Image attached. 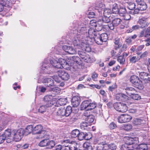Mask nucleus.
<instances>
[{
    "label": "nucleus",
    "mask_w": 150,
    "mask_h": 150,
    "mask_svg": "<svg viewBox=\"0 0 150 150\" xmlns=\"http://www.w3.org/2000/svg\"><path fill=\"white\" fill-rule=\"evenodd\" d=\"M54 63L57 64V65L56 66V67H57V69H62L64 67V66L67 65V63L66 62V61L62 59H59L58 61H54Z\"/></svg>",
    "instance_id": "nucleus-15"
},
{
    "label": "nucleus",
    "mask_w": 150,
    "mask_h": 150,
    "mask_svg": "<svg viewBox=\"0 0 150 150\" xmlns=\"http://www.w3.org/2000/svg\"><path fill=\"white\" fill-rule=\"evenodd\" d=\"M98 23H97L95 20H91L90 22V24L92 26V27L95 28Z\"/></svg>",
    "instance_id": "nucleus-61"
},
{
    "label": "nucleus",
    "mask_w": 150,
    "mask_h": 150,
    "mask_svg": "<svg viewBox=\"0 0 150 150\" xmlns=\"http://www.w3.org/2000/svg\"><path fill=\"white\" fill-rule=\"evenodd\" d=\"M98 33V32L95 30L94 28H91L89 29L88 28V37L90 38L91 39L92 38H93L94 37H95Z\"/></svg>",
    "instance_id": "nucleus-18"
},
{
    "label": "nucleus",
    "mask_w": 150,
    "mask_h": 150,
    "mask_svg": "<svg viewBox=\"0 0 150 150\" xmlns=\"http://www.w3.org/2000/svg\"><path fill=\"white\" fill-rule=\"evenodd\" d=\"M59 76L63 80L67 81L69 78V75L68 73L62 70H59L58 71Z\"/></svg>",
    "instance_id": "nucleus-14"
},
{
    "label": "nucleus",
    "mask_w": 150,
    "mask_h": 150,
    "mask_svg": "<svg viewBox=\"0 0 150 150\" xmlns=\"http://www.w3.org/2000/svg\"><path fill=\"white\" fill-rule=\"evenodd\" d=\"M119 9L118 4L115 3L112 6V12L113 13L118 14Z\"/></svg>",
    "instance_id": "nucleus-32"
},
{
    "label": "nucleus",
    "mask_w": 150,
    "mask_h": 150,
    "mask_svg": "<svg viewBox=\"0 0 150 150\" xmlns=\"http://www.w3.org/2000/svg\"><path fill=\"white\" fill-rule=\"evenodd\" d=\"M117 60L121 64H124L125 61V58L122 56H120L118 57Z\"/></svg>",
    "instance_id": "nucleus-52"
},
{
    "label": "nucleus",
    "mask_w": 150,
    "mask_h": 150,
    "mask_svg": "<svg viewBox=\"0 0 150 150\" xmlns=\"http://www.w3.org/2000/svg\"><path fill=\"white\" fill-rule=\"evenodd\" d=\"M42 82L45 84V85L47 87L52 86L54 84L53 80L50 78H46L44 79Z\"/></svg>",
    "instance_id": "nucleus-22"
},
{
    "label": "nucleus",
    "mask_w": 150,
    "mask_h": 150,
    "mask_svg": "<svg viewBox=\"0 0 150 150\" xmlns=\"http://www.w3.org/2000/svg\"><path fill=\"white\" fill-rule=\"evenodd\" d=\"M103 14L104 16L110 17V15L112 12L111 10L109 8H106L103 10Z\"/></svg>",
    "instance_id": "nucleus-38"
},
{
    "label": "nucleus",
    "mask_w": 150,
    "mask_h": 150,
    "mask_svg": "<svg viewBox=\"0 0 150 150\" xmlns=\"http://www.w3.org/2000/svg\"><path fill=\"white\" fill-rule=\"evenodd\" d=\"M84 150H92V147L88 142H85L83 145Z\"/></svg>",
    "instance_id": "nucleus-33"
},
{
    "label": "nucleus",
    "mask_w": 150,
    "mask_h": 150,
    "mask_svg": "<svg viewBox=\"0 0 150 150\" xmlns=\"http://www.w3.org/2000/svg\"><path fill=\"white\" fill-rule=\"evenodd\" d=\"M130 81L137 88L140 90L143 88L142 81L137 76L135 75L131 76L130 78Z\"/></svg>",
    "instance_id": "nucleus-5"
},
{
    "label": "nucleus",
    "mask_w": 150,
    "mask_h": 150,
    "mask_svg": "<svg viewBox=\"0 0 150 150\" xmlns=\"http://www.w3.org/2000/svg\"><path fill=\"white\" fill-rule=\"evenodd\" d=\"M52 67L50 63L47 60L45 59L42 63L41 66V70L43 73L50 74L52 71Z\"/></svg>",
    "instance_id": "nucleus-8"
},
{
    "label": "nucleus",
    "mask_w": 150,
    "mask_h": 150,
    "mask_svg": "<svg viewBox=\"0 0 150 150\" xmlns=\"http://www.w3.org/2000/svg\"><path fill=\"white\" fill-rule=\"evenodd\" d=\"M120 39L119 38H116L114 40L115 44L114 48L116 50L119 49L122 46V44L120 42Z\"/></svg>",
    "instance_id": "nucleus-25"
},
{
    "label": "nucleus",
    "mask_w": 150,
    "mask_h": 150,
    "mask_svg": "<svg viewBox=\"0 0 150 150\" xmlns=\"http://www.w3.org/2000/svg\"><path fill=\"white\" fill-rule=\"evenodd\" d=\"M140 28V26L138 25H133L132 28H130L129 29L127 30V31L128 33L132 32L133 31L139 29Z\"/></svg>",
    "instance_id": "nucleus-47"
},
{
    "label": "nucleus",
    "mask_w": 150,
    "mask_h": 150,
    "mask_svg": "<svg viewBox=\"0 0 150 150\" xmlns=\"http://www.w3.org/2000/svg\"><path fill=\"white\" fill-rule=\"evenodd\" d=\"M125 90L126 91V93L130 96L136 92L135 89L132 87H127Z\"/></svg>",
    "instance_id": "nucleus-26"
},
{
    "label": "nucleus",
    "mask_w": 150,
    "mask_h": 150,
    "mask_svg": "<svg viewBox=\"0 0 150 150\" xmlns=\"http://www.w3.org/2000/svg\"><path fill=\"white\" fill-rule=\"evenodd\" d=\"M68 53L69 54H76V52L75 49L73 48L72 47L70 46Z\"/></svg>",
    "instance_id": "nucleus-54"
},
{
    "label": "nucleus",
    "mask_w": 150,
    "mask_h": 150,
    "mask_svg": "<svg viewBox=\"0 0 150 150\" xmlns=\"http://www.w3.org/2000/svg\"><path fill=\"white\" fill-rule=\"evenodd\" d=\"M138 23L140 25V28H142L145 27L149 24L147 19L145 18L140 19L138 21Z\"/></svg>",
    "instance_id": "nucleus-21"
},
{
    "label": "nucleus",
    "mask_w": 150,
    "mask_h": 150,
    "mask_svg": "<svg viewBox=\"0 0 150 150\" xmlns=\"http://www.w3.org/2000/svg\"><path fill=\"white\" fill-rule=\"evenodd\" d=\"M135 4L134 3H131L129 4L128 8L129 10H133L135 8Z\"/></svg>",
    "instance_id": "nucleus-63"
},
{
    "label": "nucleus",
    "mask_w": 150,
    "mask_h": 150,
    "mask_svg": "<svg viewBox=\"0 0 150 150\" xmlns=\"http://www.w3.org/2000/svg\"><path fill=\"white\" fill-rule=\"evenodd\" d=\"M130 62L132 63H134L138 61L139 59L138 57H137L136 56H133L130 57L129 58Z\"/></svg>",
    "instance_id": "nucleus-49"
},
{
    "label": "nucleus",
    "mask_w": 150,
    "mask_h": 150,
    "mask_svg": "<svg viewBox=\"0 0 150 150\" xmlns=\"http://www.w3.org/2000/svg\"><path fill=\"white\" fill-rule=\"evenodd\" d=\"M83 60L86 62L91 63L93 62L90 56L88 55H86Z\"/></svg>",
    "instance_id": "nucleus-53"
},
{
    "label": "nucleus",
    "mask_w": 150,
    "mask_h": 150,
    "mask_svg": "<svg viewBox=\"0 0 150 150\" xmlns=\"http://www.w3.org/2000/svg\"><path fill=\"white\" fill-rule=\"evenodd\" d=\"M125 143L128 145L133 144H137L138 142V139L137 138H132L129 137H125L124 138Z\"/></svg>",
    "instance_id": "nucleus-11"
},
{
    "label": "nucleus",
    "mask_w": 150,
    "mask_h": 150,
    "mask_svg": "<svg viewBox=\"0 0 150 150\" xmlns=\"http://www.w3.org/2000/svg\"><path fill=\"white\" fill-rule=\"evenodd\" d=\"M32 132L33 133V128L31 125L28 126L25 129H24L23 133L24 135H27Z\"/></svg>",
    "instance_id": "nucleus-24"
},
{
    "label": "nucleus",
    "mask_w": 150,
    "mask_h": 150,
    "mask_svg": "<svg viewBox=\"0 0 150 150\" xmlns=\"http://www.w3.org/2000/svg\"><path fill=\"white\" fill-rule=\"evenodd\" d=\"M23 132L24 129L23 128H20L17 130H13L12 132V135H13L12 138L16 142L20 141L22 139L23 135H24Z\"/></svg>",
    "instance_id": "nucleus-6"
},
{
    "label": "nucleus",
    "mask_w": 150,
    "mask_h": 150,
    "mask_svg": "<svg viewBox=\"0 0 150 150\" xmlns=\"http://www.w3.org/2000/svg\"><path fill=\"white\" fill-rule=\"evenodd\" d=\"M88 125H90V124L85 121L81 123L80 127L81 129L84 130L86 129V128Z\"/></svg>",
    "instance_id": "nucleus-43"
},
{
    "label": "nucleus",
    "mask_w": 150,
    "mask_h": 150,
    "mask_svg": "<svg viewBox=\"0 0 150 150\" xmlns=\"http://www.w3.org/2000/svg\"><path fill=\"white\" fill-rule=\"evenodd\" d=\"M42 127L41 125H36L33 128V134H40L42 131Z\"/></svg>",
    "instance_id": "nucleus-23"
},
{
    "label": "nucleus",
    "mask_w": 150,
    "mask_h": 150,
    "mask_svg": "<svg viewBox=\"0 0 150 150\" xmlns=\"http://www.w3.org/2000/svg\"><path fill=\"white\" fill-rule=\"evenodd\" d=\"M132 125L129 124H127L125 125L124 127V129L125 130L127 131L130 130L132 129Z\"/></svg>",
    "instance_id": "nucleus-58"
},
{
    "label": "nucleus",
    "mask_w": 150,
    "mask_h": 150,
    "mask_svg": "<svg viewBox=\"0 0 150 150\" xmlns=\"http://www.w3.org/2000/svg\"><path fill=\"white\" fill-rule=\"evenodd\" d=\"M54 97V96L52 95H47L44 97V105L47 108L51 107L55 103L53 100Z\"/></svg>",
    "instance_id": "nucleus-9"
},
{
    "label": "nucleus",
    "mask_w": 150,
    "mask_h": 150,
    "mask_svg": "<svg viewBox=\"0 0 150 150\" xmlns=\"http://www.w3.org/2000/svg\"><path fill=\"white\" fill-rule=\"evenodd\" d=\"M72 43L76 48L81 49L83 51L89 52L91 51V48L89 45L91 44V39L87 38L83 39H77L73 38L72 39Z\"/></svg>",
    "instance_id": "nucleus-1"
},
{
    "label": "nucleus",
    "mask_w": 150,
    "mask_h": 150,
    "mask_svg": "<svg viewBox=\"0 0 150 150\" xmlns=\"http://www.w3.org/2000/svg\"><path fill=\"white\" fill-rule=\"evenodd\" d=\"M109 17L104 16L102 18V24H103V23H108L110 22V20Z\"/></svg>",
    "instance_id": "nucleus-48"
},
{
    "label": "nucleus",
    "mask_w": 150,
    "mask_h": 150,
    "mask_svg": "<svg viewBox=\"0 0 150 150\" xmlns=\"http://www.w3.org/2000/svg\"><path fill=\"white\" fill-rule=\"evenodd\" d=\"M72 111V108L70 106H68L66 108H59L57 112V115L61 117L69 116Z\"/></svg>",
    "instance_id": "nucleus-4"
},
{
    "label": "nucleus",
    "mask_w": 150,
    "mask_h": 150,
    "mask_svg": "<svg viewBox=\"0 0 150 150\" xmlns=\"http://www.w3.org/2000/svg\"><path fill=\"white\" fill-rule=\"evenodd\" d=\"M80 98L77 96H73L71 100L72 105L74 107H76L79 105L80 102Z\"/></svg>",
    "instance_id": "nucleus-17"
},
{
    "label": "nucleus",
    "mask_w": 150,
    "mask_h": 150,
    "mask_svg": "<svg viewBox=\"0 0 150 150\" xmlns=\"http://www.w3.org/2000/svg\"><path fill=\"white\" fill-rule=\"evenodd\" d=\"M128 97L127 95L122 93L117 94L116 96V98L117 100L122 101H126L128 99Z\"/></svg>",
    "instance_id": "nucleus-19"
},
{
    "label": "nucleus",
    "mask_w": 150,
    "mask_h": 150,
    "mask_svg": "<svg viewBox=\"0 0 150 150\" xmlns=\"http://www.w3.org/2000/svg\"><path fill=\"white\" fill-rule=\"evenodd\" d=\"M128 145L126 143L122 145L121 150H135L133 149H131L128 146Z\"/></svg>",
    "instance_id": "nucleus-50"
},
{
    "label": "nucleus",
    "mask_w": 150,
    "mask_h": 150,
    "mask_svg": "<svg viewBox=\"0 0 150 150\" xmlns=\"http://www.w3.org/2000/svg\"><path fill=\"white\" fill-rule=\"evenodd\" d=\"M108 148L111 150H116L117 148L116 145L114 144H111L108 145Z\"/></svg>",
    "instance_id": "nucleus-56"
},
{
    "label": "nucleus",
    "mask_w": 150,
    "mask_h": 150,
    "mask_svg": "<svg viewBox=\"0 0 150 150\" xmlns=\"http://www.w3.org/2000/svg\"><path fill=\"white\" fill-rule=\"evenodd\" d=\"M132 98L133 99L138 100L141 99V96L138 94L134 93L132 95Z\"/></svg>",
    "instance_id": "nucleus-55"
},
{
    "label": "nucleus",
    "mask_w": 150,
    "mask_h": 150,
    "mask_svg": "<svg viewBox=\"0 0 150 150\" xmlns=\"http://www.w3.org/2000/svg\"><path fill=\"white\" fill-rule=\"evenodd\" d=\"M103 24H102L100 25L98 23L97 24L96 26L95 27V29L97 31V32L100 31L102 30L103 29Z\"/></svg>",
    "instance_id": "nucleus-59"
},
{
    "label": "nucleus",
    "mask_w": 150,
    "mask_h": 150,
    "mask_svg": "<svg viewBox=\"0 0 150 150\" xmlns=\"http://www.w3.org/2000/svg\"><path fill=\"white\" fill-rule=\"evenodd\" d=\"M95 119L94 117L91 115L89 116V117H86L85 118V121H86L89 124L92 123L94 121Z\"/></svg>",
    "instance_id": "nucleus-36"
},
{
    "label": "nucleus",
    "mask_w": 150,
    "mask_h": 150,
    "mask_svg": "<svg viewBox=\"0 0 150 150\" xmlns=\"http://www.w3.org/2000/svg\"><path fill=\"white\" fill-rule=\"evenodd\" d=\"M126 13V8H120L119 10V13L118 14L120 16H123Z\"/></svg>",
    "instance_id": "nucleus-44"
},
{
    "label": "nucleus",
    "mask_w": 150,
    "mask_h": 150,
    "mask_svg": "<svg viewBox=\"0 0 150 150\" xmlns=\"http://www.w3.org/2000/svg\"><path fill=\"white\" fill-rule=\"evenodd\" d=\"M78 54L79 56L83 60L87 54L84 52L83 51H79Z\"/></svg>",
    "instance_id": "nucleus-57"
},
{
    "label": "nucleus",
    "mask_w": 150,
    "mask_h": 150,
    "mask_svg": "<svg viewBox=\"0 0 150 150\" xmlns=\"http://www.w3.org/2000/svg\"><path fill=\"white\" fill-rule=\"evenodd\" d=\"M93 38L97 44L101 45L102 44L103 42L100 38V35L98 33Z\"/></svg>",
    "instance_id": "nucleus-30"
},
{
    "label": "nucleus",
    "mask_w": 150,
    "mask_h": 150,
    "mask_svg": "<svg viewBox=\"0 0 150 150\" xmlns=\"http://www.w3.org/2000/svg\"><path fill=\"white\" fill-rule=\"evenodd\" d=\"M132 119V117L130 115L124 114L119 117L118 120L119 122L122 123L129 122Z\"/></svg>",
    "instance_id": "nucleus-10"
},
{
    "label": "nucleus",
    "mask_w": 150,
    "mask_h": 150,
    "mask_svg": "<svg viewBox=\"0 0 150 150\" xmlns=\"http://www.w3.org/2000/svg\"><path fill=\"white\" fill-rule=\"evenodd\" d=\"M67 102V98H60L58 99L57 102V104L61 106L65 105Z\"/></svg>",
    "instance_id": "nucleus-29"
},
{
    "label": "nucleus",
    "mask_w": 150,
    "mask_h": 150,
    "mask_svg": "<svg viewBox=\"0 0 150 150\" xmlns=\"http://www.w3.org/2000/svg\"><path fill=\"white\" fill-rule=\"evenodd\" d=\"M138 4V8L140 11L145 10L147 8V5L144 2V0H136Z\"/></svg>",
    "instance_id": "nucleus-16"
},
{
    "label": "nucleus",
    "mask_w": 150,
    "mask_h": 150,
    "mask_svg": "<svg viewBox=\"0 0 150 150\" xmlns=\"http://www.w3.org/2000/svg\"><path fill=\"white\" fill-rule=\"evenodd\" d=\"M104 145L105 144L103 142L98 144L96 146L97 150H103L106 147Z\"/></svg>",
    "instance_id": "nucleus-42"
},
{
    "label": "nucleus",
    "mask_w": 150,
    "mask_h": 150,
    "mask_svg": "<svg viewBox=\"0 0 150 150\" xmlns=\"http://www.w3.org/2000/svg\"><path fill=\"white\" fill-rule=\"evenodd\" d=\"M49 90L50 91H53L55 94H57L60 93V89L59 88L54 87L53 88H49Z\"/></svg>",
    "instance_id": "nucleus-37"
},
{
    "label": "nucleus",
    "mask_w": 150,
    "mask_h": 150,
    "mask_svg": "<svg viewBox=\"0 0 150 150\" xmlns=\"http://www.w3.org/2000/svg\"><path fill=\"white\" fill-rule=\"evenodd\" d=\"M121 21V20L120 18H115L112 21V23L108 25V26L110 30H113L114 29L115 27L119 25Z\"/></svg>",
    "instance_id": "nucleus-12"
},
{
    "label": "nucleus",
    "mask_w": 150,
    "mask_h": 150,
    "mask_svg": "<svg viewBox=\"0 0 150 150\" xmlns=\"http://www.w3.org/2000/svg\"><path fill=\"white\" fill-rule=\"evenodd\" d=\"M113 106L114 108L119 112H125L128 110L127 105L123 103L116 102L114 103Z\"/></svg>",
    "instance_id": "nucleus-7"
},
{
    "label": "nucleus",
    "mask_w": 150,
    "mask_h": 150,
    "mask_svg": "<svg viewBox=\"0 0 150 150\" xmlns=\"http://www.w3.org/2000/svg\"><path fill=\"white\" fill-rule=\"evenodd\" d=\"M47 139H45L42 140L39 144V146L41 147H47Z\"/></svg>",
    "instance_id": "nucleus-45"
},
{
    "label": "nucleus",
    "mask_w": 150,
    "mask_h": 150,
    "mask_svg": "<svg viewBox=\"0 0 150 150\" xmlns=\"http://www.w3.org/2000/svg\"><path fill=\"white\" fill-rule=\"evenodd\" d=\"M117 127L116 125L114 122H111L109 125V127L111 129H113Z\"/></svg>",
    "instance_id": "nucleus-64"
},
{
    "label": "nucleus",
    "mask_w": 150,
    "mask_h": 150,
    "mask_svg": "<svg viewBox=\"0 0 150 150\" xmlns=\"http://www.w3.org/2000/svg\"><path fill=\"white\" fill-rule=\"evenodd\" d=\"M79 131L77 129L73 130L71 133V136L72 138H75L78 137Z\"/></svg>",
    "instance_id": "nucleus-41"
},
{
    "label": "nucleus",
    "mask_w": 150,
    "mask_h": 150,
    "mask_svg": "<svg viewBox=\"0 0 150 150\" xmlns=\"http://www.w3.org/2000/svg\"><path fill=\"white\" fill-rule=\"evenodd\" d=\"M100 38L103 42H106L108 39V36L106 33H104L100 35Z\"/></svg>",
    "instance_id": "nucleus-39"
},
{
    "label": "nucleus",
    "mask_w": 150,
    "mask_h": 150,
    "mask_svg": "<svg viewBox=\"0 0 150 150\" xmlns=\"http://www.w3.org/2000/svg\"><path fill=\"white\" fill-rule=\"evenodd\" d=\"M97 104L95 102H92L91 100H85L83 101L81 105V110H91L95 108Z\"/></svg>",
    "instance_id": "nucleus-3"
},
{
    "label": "nucleus",
    "mask_w": 150,
    "mask_h": 150,
    "mask_svg": "<svg viewBox=\"0 0 150 150\" xmlns=\"http://www.w3.org/2000/svg\"><path fill=\"white\" fill-rule=\"evenodd\" d=\"M1 2L4 6L9 8L12 5V3L10 0H2Z\"/></svg>",
    "instance_id": "nucleus-34"
},
{
    "label": "nucleus",
    "mask_w": 150,
    "mask_h": 150,
    "mask_svg": "<svg viewBox=\"0 0 150 150\" xmlns=\"http://www.w3.org/2000/svg\"><path fill=\"white\" fill-rule=\"evenodd\" d=\"M88 26L85 25L83 26L79 27L78 30H71V34L74 35L72 36L73 38H76L77 39H83L87 38V30Z\"/></svg>",
    "instance_id": "nucleus-2"
},
{
    "label": "nucleus",
    "mask_w": 150,
    "mask_h": 150,
    "mask_svg": "<svg viewBox=\"0 0 150 150\" xmlns=\"http://www.w3.org/2000/svg\"><path fill=\"white\" fill-rule=\"evenodd\" d=\"M89 134V133H85L83 132H79V134H78L77 137L78 139L79 140H82L83 139L88 140L91 138V137H88Z\"/></svg>",
    "instance_id": "nucleus-20"
},
{
    "label": "nucleus",
    "mask_w": 150,
    "mask_h": 150,
    "mask_svg": "<svg viewBox=\"0 0 150 150\" xmlns=\"http://www.w3.org/2000/svg\"><path fill=\"white\" fill-rule=\"evenodd\" d=\"M72 141H71L69 139H67L64 140L62 142V144L65 147L67 148L69 145V144H70Z\"/></svg>",
    "instance_id": "nucleus-40"
},
{
    "label": "nucleus",
    "mask_w": 150,
    "mask_h": 150,
    "mask_svg": "<svg viewBox=\"0 0 150 150\" xmlns=\"http://www.w3.org/2000/svg\"><path fill=\"white\" fill-rule=\"evenodd\" d=\"M47 108L44 105L40 106L39 108L37 107L36 109L38 112L41 114H43L47 110Z\"/></svg>",
    "instance_id": "nucleus-31"
},
{
    "label": "nucleus",
    "mask_w": 150,
    "mask_h": 150,
    "mask_svg": "<svg viewBox=\"0 0 150 150\" xmlns=\"http://www.w3.org/2000/svg\"><path fill=\"white\" fill-rule=\"evenodd\" d=\"M142 121L140 119H134L133 121V123L135 125H141Z\"/></svg>",
    "instance_id": "nucleus-51"
},
{
    "label": "nucleus",
    "mask_w": 150,
    "mask_h": 150,
    "mask_svg": "<svg viewBox=\"0 0 150 150\" xmlns=\"http://www.w3.org/2000/svg\"><path fill=\"white\" fill-rule=\"evenodd\" d=\"M11 134L12 132H11V130L9 129L6 130L2 134L4 137L5 138L7 143H10L11 142L12 140V137L11 136Z\"/></svg>",
    "instance_id": "nucleus-13"
},
{
    "label": "nucleus",
    "mask_w": 150,
    "mask_h": 150,
    "mask_svg": "<svg viewBox=\"0 0 150 150\" xmlns=\"http://www.w3.org/2000/svg\"><path fill=\"white\" fill-rule=\"evenodd\" d=\"M77 143L75 141H72L70 144H69V145L68 147L65 149H68L69 150H75L77 148Z\"/></svg>",
    "instance_id": "nucleus-28"
},
{
    "label": "nucleus",
    "mask_w": 150,
    "mask_h": 150,
    "mask_svg": "<svg viewBox=\"0 0 150 150\" xmlns=\"http://www.w3.org/2000/svg\"><path fill=\"white\" fill-rule=\"evenodd\" d=\"M144 46V45H142L137 47L136 49V52L137 54L138 55L140 54L141 52H140L143 49Z\"/></svg>",
    "instance_id": "nucleus-46"
},
{
    "label": "nucleus",
    "mask_w": 150,
    "mask_h": 150,
    "mask_svg": "<svg viewBox=\"0 0 150 150\" xmlns=\"http://www.w3.org/2000/svg\"><path fill=\"white\" fill-rule=\"evenodd\" d=\"M47 148L51 149L54 147L55 145V142L53 140H49L47 139Z\"/></svg>",
    "instance_id": "nucleus-35"
},
{
    "label": "nucleus",
    "mask_w": 150,
    "mask_h": 150,
    "mask_svg": "<svg viewBox=\"0 0 150 150\" xmlns=\"http://www.w3.org/2000/svg\"><path fill=\"white\" fill-rule=\"evenodd\" d=\"M95 16V13L93 12H89L87 14V17L89 18H94Z\"/></svg>",
    "instance_id": "nucleus-62"
},
{
    "label": "nucleus",
    "mask_w": 150,
    "mask_h": 150,
    "mask_svg": "<svg viewBox=\"0 0 150 150\" xmlns=\"http://www.w3.org/2000/svg\"><path fill=\"white\" fill-rule=\"evenodd\" d=\"M139 73V76L141 79L143 80H146V81H147V77L149 74L148 73L144 72L142 71L141 72H138Z\"/></svg>",
    "instance_id": "nucleus-27"
},
{
    "label": "nucleus",
    "mask_w": 150,
    "mask_h": 150,
    "mask_svg": "<svg viewBox=\"0 0 150 150\" xmlns=\"http://www.w3.org/2000/svg\"><path fill=\"white\" fill-rule=\"evenodd\" d=\"M150 36V26L148 27L146 30L145 33L144 37L148 38Z\"/></svg>",
    "instance_id": "nucleus-60"
}]
</instances>
